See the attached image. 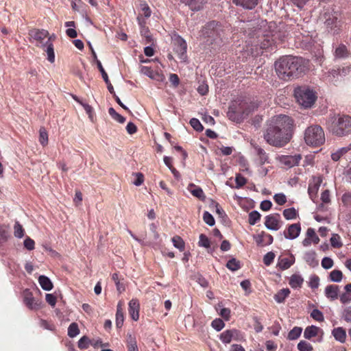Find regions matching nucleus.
Segmentation results:
<instances>
[{
  "label": "nucleus",
  "mask_w": 351,
  "mask_h": 351,
  "mask_svg": "<svg viewBox=\"0 0 351 351\" xmlns=\"http://www.w3.org/2000/svg\"><path fill=\"white\" fill-rule=\"evenodd\" d=\"M350 52L347 47L343 44H340L335 50L334 56L335 58H346L348 57Z\"/></svg>",
  "instance_id": "nucleus-25"
},
{
  "label": "nucleus",
  "mask_w": 351,
  "mask_h": 351,
  "mask_svg": "<svg viewBox=\"0 0 351 351\" xmlns=\"http://www.w3.org/2000/svg\"><path fill=\"white\" fill-rule=\"evenodd\" d=\"M265 232L262 231L260 234H256L253 236V239L255 240L256 244L258 245H264V238H265Z\"/></svg>",
  "instance_id": "nucleus-59"
},
{
  "label": "nucleus",
  "mask_w": 351,
  "mask_h": 351,
  "mask_svg": "<svg viewBox=\"0 0 351 351\" xmlns=\"http://www.w3.org/2000/svg\"><path fill=\"white\" fill-rule=\"evenodd\" d=\"M241 107L238 108L234 104L230 105L227 112L228 118L234 121H240L245 114V112L241 111Z\"/></svg>",
  "instance_id": "nucleus-13"
},
{
  "label": "nucleus",
  "mask_w": 351,
  "mask_h": 351,
  "mask_svg": "<svg viewBox=\"0 0 351 351\" xmlns=\"http://www.w3.org/2000/svg\"><path fill=\"white\" fill-rule=\"evenodd\" d=\"M226 267L231 271H237L241 267L240 262L236 258H232L228 261Z\"/></svg>",
  "instance_id": "nucleus-39"
},
{
  "label": "nucleus",
  "mask_w": 351,
  "mask_h": 351,
  "mask_svg": "<svg viewBox=\"0 0 351 351\" xmlns=\"http://www.w3.org/2000/svg\"><path fill=\"white\" fill-rule=\"evenodd\" d=\"M294 96L298 103L304 108H311L317 99L315 92L306 86L296 87Z\"/></svg>",
  "instance_id": "nucleus-4"
},
{
  "label": "nucleus",
  "mask_w": 351,
  "mask_h": 351,
  "mask_svg": "<svg viewBox=\"0 0 351 351\" xmlns=\"http://www.w3.org/2000/svg\"><path fill=\"white\" fill-rule=\"evenodd\" d=\"M172 242L173 243V246L179 249L180 251H183L184 250V242L180 237H173L172 238Z\"/></svg>",
  "instance_id": "nucleus-42"
},
{
  "label": "nucleus",
  "mask_w": 351,
  "mask_h": 351,
  "mask_svg": "<svg viewBox=\"0 0 351 351\" xmlns=\"http://www.w3.org/2000/svg\"><path fill=\"white\" fill-rule=\"evenodd\" d=\"M332 335H333L335 340L340 343H344L346 339V330L342 327H337L332 330Z\"/></svg>",
  "instance_id": "nucleus-23"
},
{
  "label": "nucleus",
  "mask_w": 351,
  "mask_h": 351,
  "mask_svg": "<svg viewBox=\"0 0 351 351\" xmlns=\"http://www.w3.org/2000/svg\"><path fill=\"white\" fill-rule=\"evenodd\" d=\"M39 141L43 146H45L48 143V134L43 127L39 130Z\"/></svg>",
  "instance_id": "nucleus-38"
},
{
  "label": "nucleus",
  "mask_w": 351,
  "mask_h": 351,
  "mask_svg": "<svg viewBox=\"0 0 351 351\" xmlns=\"http://www.w3.org/2000/svg\"><path fill=\"white\" fill-rule=\"evenodd\" d=\"M97 67H98L99 71L101 73V75H102V77H103L104 82L107 84V87H108L109 92L110 93H114V88H113L112 85L111 84V83L108 79V76L106 72L105 71L104 69L103 68V66H102L101 62L99 60H97Z\"/></svg>",
  "instance_id": "nucleus-24"
},
{
  "label": "nucleus",
  "mask_w": 351,
  "mask_h": 351,
  "mask_svg": "<svg viewBox=\"0 0 351 351\" xmlns=\"http://www.w3.org/2000/svg\"><path fill=\"white\" fill-rule=\"evenodd\" d=\"M223 29L220 24L215 21L206 23L200 31V36L206 38L212 43L218 38H221Z\"/></svg>",
  "instance_id": "nucleus-6"
},
{
  "label": "nucleus",
  "mask_w": 351,
  "mask_h": 351,
  "mask_svg": "<svg viewBox=\"0 0 351 351\" xmlns=\"http://www.w3.org/2000/svg\"><path fill=\"white\" fill-rule=\"evenodd\" d=\"M339 237L337 234H333L330 238L331 245L334 247H340L342 246L341 242L339 241Z\"/></svg>",
  "instance_id": "nucleus-60"
},
{
  "label": "nucleus",
  "mask_w": 351,
  "mask_h": 351,
  "mask_svg": "<svg viewBox=\"0 0 351 351\" xmlns=\"http://www.w3.org/2000/svg\"><path fill=\"white\" fill-rule=\"evenodd\" d=\"M233 2L245 9L252 10L257 5L258 0H234Z\"/></svg>",
  "instance_id": "nucleus-21"
},
{
  "label": "nucleus",
  "mask_w": 351,
  "mask_h": 351,
  "mask_svg": "<svg viewBox=\"0 0 351 351\" xmlns=\"http://www.w3.org/2000/svg\"><path fill=\"white\" fill-rule=\"evenodd\" d=\"M304 282L303 278L298 274H293L289 280V285L293 289L300 288Z\"/></svg>",
  "instance_id": "nucleus-27"
},
{
  "label": "nucleus",
  "mask_w": 351,
  "mask_h": 351,
  "mask_svg": "<svg viewBox=\"0 0 351 351\" xmlns=\"http://www.w3.org/2000/svg\"><path fill=\"white\" fill-rule=\"evenodd\" d=\"M305 143L310 146L319 147L325 142V134L322 128L318 125L308 127L304 132Z\"/></svg>",
  "instance_id": "nucleus-5"
},
{
  "label": "nucleus",
  "mask_w": 351,
  "mask_h": 351,
  "mask_svg": "<svg viewBox=\"0 0 351 351\" xmlns=\"http://www.w3.org/2000/svg\"><path fill=\"white\" fill-rule=\"evenodd\" d=\"M298 349L300 351H312L313 346L305 341H300L298 344Z\"/></svg>",
  "instance_id": "nucleus-51"
},
{
  "label": "nucleus",
  "mask_w": 351,
  "mask_h": 351,
  "mask_svg": "<svg viewBox=\"0 0 351 351\" xmlns=\"http://www.w3.org/2000/svg\"><path fill=\"white\" fill-rule=\"evenodd\" d=\"M351 149V144L348 147L339 149L336 152L332 154L331 158L334 161H338L341 157Z\"/></svg>",
  "instance_id": "nucleus-31"
},
{
  "label": "nucleus",
  "mask_w": 351,
  "mask_h": 351,
  "mask_svg": "<svg viewBox=\"0 0 351 351\" xmlns=\"http://www.w3.org/2000/svg\"><path fill=\"white\" fill-rule=\"evenodd\" d=\"M149 229L152 232V237L149 238V241H147V243L149 245H152L154 243L159 237L158 233L156 232V226L154 223H152L149 226Z\"/></svg>",
  "instance_id": "nucleus-36"
},
{
  "label": "nucleus",
  "mask_w": 351,
  "mask_h": 351,
  "mask_svg": "<svg viewBox=\"0 0 351 351\" xmlns=\"http://www.w3.org/2000/svg\"><path fill=\"white\" fill-rule=\"evenodd\" d=\"M339 286L331 285H328L325 289V295L330 300L333 301L338 298Z\"/></svg>",
  "instance_id": "nucleus-19"
},
{
  "label": "nucleus",
  "mask_w": 351,
  "mask_h": 351,
  "mask_svg": "<svg viewBox=\"0 0 351 351\" xmlns=\"http://www.w3.org/2000/svg\"><path fill=\"white\" fill-rule=\"evenodd\" d=\"M319 285V278L317 276H313L310 278L309 286L312 289H317Z\"/></svg>",
  "instance_id": "nucleus-62"
},
{
  "label": "nucleus",
  "mask_w": 351,
  "mask_h": 351,
  "mask_svg": "<svg viewBox=\"0 0 351 351\" xmlns=\"http://www.w3.org/2000/svg\"><path fill=\"white\" fill-rule=\"evenodd\" d=\"M294 263V259L293 261H290L287 258H281L279 261L278 266L282 270H285L289 268Z\"/></svg>",
  "instance_id": "nucleus-43"
},
{
  "label": "nucleus",
  "mask_w": 351,
  "mask_h": 351,
  "mask_svg": "<svg viewBox=\"0 0 351 351\" xmlns=\"http://www.w3.org/2000/svg\"><path fill=\"white\" fill-rule=\"evenodd\" d=\"M238 335L239 331L235 329L226 330L221 333L219 339L223 343L226 344L230 343L232 339L238 340Z\"/></svg>",
  "instance_id": "nucleus-15"
},
{
  "label": "nucleus",
  "mask_w": 351,
  "mask_h": 351,
  "mask_svg": "<svg viewBox=\"0 0 351 351\" xmlns=\"http://www.w3.org/2000/svg\"><path fill=\"white\" fill-rule=\"evenodd\" d=\"M246 179L241 175H237L235 178L237 188H240L244 186L246 184Z\"/></svg>",
  "instance_id": "nucleus-64"
},
{
  "label": "nucleus",
  "mask_w": 351,
  "mask_h": 351,
  "mask_svg": "<svg viewBox=\"0 0 351 351\" xmlns=\"http://www.w3.org/2000/svg\"><path fill=\"white\" fill-rule=\"evenodd\" d=\"M311 317L317 322L324 321V317L322 312L317 308H315L311 311Z\"/></svg>",
  "instance_id": "nucleus-46"
},
{
  "label": "nucleus",
  "mask_w": 351,
  "mask_h": 351,
  "mask_svg": "<svg viewBox=\"0 0 351 351\" xmlns=\"http://www.w3.org/2000/svg\"><path fill=\"white\" fill-rule=\"evenodd\" d=\"M297 215V211L293 207L287 208L283 210V216L287 220L295 219Z\"/></svg>",
  "instance_id": "nucleus-34"
},
{
  "label": "nucleus",
  "mask_w": 351,
  "mask_h": 351,
  "mask_svg": "<svg viewBox=\"0 0 351 351\" xmlns=\"http://www.w3.org/2000/svg\"><path fill=\"white\" fill-rule=\"evenodd\" d=\"M181 1L189 5L192 10L198 11L203 8L206 0H181Z\"/></svg>",
  "instance_id": "nucleus-18"
},
{
  "label": "nucleus",
  "mask_w": 351,
  "mask_h": 351,
  "mask_svg": "<svg viewBox=\"0 0 351 351\" xmlns=\"http://www.w3.org/2000/svg\"><path fill=\"white\" fill-rule=\"evenodd\" d=\"M108 112L112 118L119 123H123L125 122V119L122 115L117 113L113 108H110Z\"/></svg>",
  "instance_id": "nucleus-41"
},
{
  "label": "nucleus",
  "mask_w": 351,
  "mask_h": 351,
  "mask_svg": "<svg viewBox=\"0 0 351 351\" xmlns=\"http://www.w3.org/2000/svg\"><path fill=\"white\" fill-rule=\"evenodd\" d=\"M203 219L204 222L209 226H213L215 225V219L213 215L208 211H205L203 214Z\"/></svg>",
  "instance_id": "nucleus-50"
},
{
  "label": "nucleus",
  "mask_w": 351,
  "mask_h": 351,
  "mask_svg": "<svg viewBox=\"0 0 351 351\" xmlns=\"http://www.w3.org/2000/svg\"><path fill=\"white\" fill-rule=\"evenodd\" d=\"M14 234L17 238H22L24 236V230L19 221H16L14 226Z\"/></svg>",
  "instance_id": "nucleus-47"
},
{
  "label": "nucleus",
  "mask_w": 351,
  "mask_h": 351,
  "mask_svg": "<svg viewBox=\"0 0 351 351\" xmlns=\"http://www.w3.org/2000/svg\"><path fill=\"white\" fill-rule=\"evenodd\" d=\"M38 282L45 291H51L53 289V283L51 280L43 275H41L38 278Z\"/></svg>",
  "instance_id": "nucleus-26"
},
{
  "label": "nucleus",
  "mask_w": 351,
  "mask_h": 351,
  "mask_svg": "<svg viewBox=\"0 0 351 351\" xmlns=\"http://www.w3.org/2000/svg\"><path fill=\"white\" fill-rule=\"evenodd\" d=\"M306 237L311 239V241L315 244H317L319 242V237L316 235L315 230L312 228L307 229Z\"/></svg>",
  "instance_id": "nucleus-48"
},
{
  "label": "nucleus",
  "mask_w": 351,
  "mask_h": 351,
  "mask_svg": "<svg viewBox=\"0 0 351 351\" xmlns=\"http://www.w3.org/2000/svg\"><path fill=\"white\" fill-rule=\"evenodd\" d=\"M301 232L300 223H293L288 226L287 230L284 231L283 234L285 239L293 240L298 237Z\"/></svg>",
  "instance_id": "nucleus-11"
},
{
  "label": "nucleus",
  "mask_w": 351,
  "mask_h": 351,
  "mask_svg": "<svg viewBox=\"0 0 351 351\" xmlns=\"http://www.w3.org/2000/svg\"><path fill=\"white\" fill-rule=\"evenodd\" d=\"M293 119L280 114L269 119L263 131V138L269 145L280 148L288 144L293 136Z\"/></svg>",
  "instance_id": "nucleus-1"
},
{
  "label": "nucleus",
  "mask_w": 351,
  "mask_h": 351,
  "mask_svg": "<svg viewBox=\"0 0 351 351\" xmlns=\"http://www.w3.org/2000/svg\"><path fill=\"white\" fill-rule=\"evenodd\" d=\"M274 201L278 205H283L287 202V197L283 193H278L274 196Z\"/></svg>",
  "instance_id": "nucleus-57"
},
{
  "label": "nucleus",
  "mask_w": 351,
  "mask_h": 351,
  "mask_svg": "<svg viewBox=\"0 0 351 351\" xmlns=\"http://www.w3.org/2000/svg\"><path fill=\"white\" fill-rule=\"evenodd\" d=\"M23 301L25 305L30 309L39 308L40 304L34 300L32 292L29 289L23 291Z\"/></svg>",
  "instance_id": "nucleus-14"
},
{
  "label": "nucleus",
  "mask_w": 351,
  "mask_h": 351,
  "mask_svg": "<svg viewBox=\"0 0 351 351\" xmlns=\"http://www.w3.org/2000/svg\"><path fill=\"white\" fill-rule=\"evenodd\" d=\"M326 128L333 136H347L351 134V117L330 114L326 121Z\"/></svg>",
  "instance_id": "nucleus-3"
},
{
  "label": "nucleus",
  "mask_w": 351,
  "mask_h": 351,
  "mask_svg": "<svg viewBox=\"0 0 351 351\" xmlns=\"http://www.w3.org/2000/svg\"><path fill=\"white\" fill-rule=\"evenodd\" d=\"M44 47H46V49L45 51L47 54V60L51 63H53L55 60V54L53 50V45L51 43V37H49L48 39H47Z\"/></svg>",
  "instance_id": "nucleus-20"
},
{
  "label": "nucleus",
  "mask_w": 351,
  "mask_h": 351,
  "mask_svg": "<svg viewBox=\"0 0 351 351\" xmlns=\"http://www.w3.org/2000/svg\"><path fill=\"white\" fill-rule=\"evenodd\" d=\"M323 268L328 269L333 266V261L329 257H324L322 261Z\"/></svg>",
  "instance_id": "nucleus-61"
},
{
  "label": "nucleus",
  "mask_w": 351,
  "mask_h": 351,
  "mask_svg": "<svg viewBox=\"0 0 351 351\" xmlns=\"http://www.w3.org/2000/svg\"><path fill=\"white\" fill-rule=\"evenodd\" d=\"M261 219V214L257 210H253L249 213L248 222L250 225L254 226Z\"/></svg>",
  "instance_id": "nucleus-37"
},
{
  "label": "nucleus",
  "mask_w": 351,
  "mask_h": 351,
  "mask_svg": "<svg viewBox=\"0 0 351 351\" xmlns=\"http://www.w3.org/2000/svg\"><path fill=\"white\" fill-rule=\"evenodd\" d=\"M24 246L28 250H32L34 249V241L29 237H27L24 241Z\"/></svg>",
  "instance_id": "nucleus-63"
},
{
  "label": "nucleus",
  "mask_w": 351,
  "mask_h": 351,
  "mask_svg": "<svg viewBox=\"0 0 351 351\" xmlns=\"http://www.w3.org/2000/svg\"><path fill=\"white\" fill-rule=\"evenodd\" d=\"M280 218V216L278 213L266 216L265 221V227L270 230H278L281 227Z\"/></svg>",
  "instance_id": "nucleus-10"
},
{
  "label": "nucleus",
  "mask_w": 351,
  "mask_h": 351,
  "mask_svg": "<svg viewBox=\"0 0 351 351\" xmlns=\"http://www.w3.org/2000/svg\"><path fill=\"white\" fill-rule=\"evenodd\" d=\"M263 40L253 41L252 42L255 46H260V48L267 49L269 47H271L273 45L275 44L274 39L273 38H270L269 36H263Z\"/></svg>",
  "instance_id": "nucleus-22"
},
{
  "label": "nucleus",
  "mask_w": 351,
  "mask_h": 351,
  "mask_svg": "<svg viewBox=\"0 0 351 351\" xmlns=\"http://www.w3.org/2000/svg\"><path fill=\"white\" fill-rule=\"evenodd\" d=\"M301 158L300 154H295L294 156H281L279 160L281 164L291 168L298 165Z\"/></svg>",
  "instance_id": "nucleus-12"
},
{
  "label": "nucleus",
  "mask_w": 351,
  "mask_h": 351,
  "mask_svg": "<svg viewBox=\"0 0 351 351\" xmlns=\"http://www.w3.org/2000/svg\"><path fill=\"white\" fill-rule=\"evenodd\" d=\"M319 184L318 183H313L309 184L308 191L311 199L313 198V196L316 195L317 191L319 189Z\"/></svg>",
  "instance_id": "nucleus-54"
},
{
  "label": "nucleus",
  "mask_w": 351,
  "mask_h": 351,
  "mask_svg": "<svg viewBox=\"0 0 351 351\" xmlns=\"http://www.w3.org/2000/svg\"><path fill=\"white\" fill-rule=\"evenodd\" d=\"M274 66L278 77L285 81L298 78L306 70L305 60L295 56L281 57Z\"/></svg>",
  "instance_id": "nucleus-2"
},
{
  "label": "nucleus",
  "mask_w": 351,
  "mask_h": 351,
  "mask_svg": "<svg viewBox=\"0 0 351 351\" xmlns=\"http://www.w3.org/2000/svg\"><path fill=\"white\" fill-rule=\"evenodd\" d=\"M275 254L273 252H267L263 257V263L265 265L269 266L274 261Z\"/></svg>",
  "instance_id": "nucleus-55"
},
{
  "label": "nucleus",
  "mask_w": 351,
  "mask_h": 351,
  "mask_svg": "<svg viewBox=\"0 0 351 351\" xmlns=\"http://www.w3.org/2000/svg\"><path fill=\"white\" fill-rule=\"evenodd\" d=\"M315 256L316 254L314 251H309L305 253L304 258L310 266L315 267L318 264Z\"/></svg>",
  "instance_id": "nucleus-29"
},
{
  "label": "nucleus",
  "mask_w": 351,
  "mask_h": 351,
  "mask_svg": "<svg viewBox=\"0 0 351 351\" xmlns=\"http://www.w3.org/2000/svg\"><path fill=\"white\" fill-rule=\"evenodd\" d=\"M124 322L123 313L117 311L116 313V325L117 328H121Z\"/></svg>",
  "instance_id": "nucleus-58"
},
{
  "label": "nucleus",
  "mask_w": 351,
  "mask_h": 351,
  "mask_svg": "<svg viewBox=\"0 0 351 351\" xmlns=\"http://www.w3.org/2000/svg\"><path fill=\"white\" fill-rule=\"evenodd\" d=\"M190 124L197 132H202L204 130V127L197 119L192 118L190 120Z\"/></svg>",
  "instance_id": "nucleus-52"
},
{
  "label": "nucleus",
  "mask_w": 351,
  "mask_h": 351,
  "mask_svg": "<svg viewBox=\"0 0 351 351\" xmlns=\"http://www.w3.org/2000/svg\"><path fill=\"white\" fill-rule=\"evenodd\" d=\"M319 329L318 327L313 325L306 327L304 332V338L310 339L312 337H316L318 334Z\"/></svg>",
  "instance_id": "nucleus-28"
},
{
  "label": "nucleus",
  "mask_w": 351,
  "mask_h": 351,
  "mask_svg": "<svg viewBox=\"0 0 351 351\" xmlns=\"http://www.w3.org/2000/svg\"><path fill=\"white\" fill-rule=\"evenodd\" d=\"M211 326L217 331H220L224 328L225 324L222 319L217 318L212 322Z\"/></svg>",
  "instance_id": "nucleus-49"
},
{
  "label": "nucleus",
  "mask_w": 351,
  "mask_h": 351,
  "mask_svg": "<svg viewBox=\"0 0 351 351\" xmlns=\"http://www.w3.org/2000/svg\"><path fill=\"white\" fill-rule=\"evenodd\" d=\"M302 329L301 327L295 326L292 330L289 331L288 333L287 338L289 340H295L297 339L301 335Z\"/></svg>",
  "instance_id": "nucleus-33"
},
{
  "label": "nucleus",
  "mask_w": 351,
  "mask_h": 351,
  "mask_svg": "<svg viewBox=\"0 0 351 351\" xmlns=\"http://www.w3.org/2000/svg\"><path fill=\"white\" fill-rule=\"evenodd\" d=\"M290 293V291L289 289H282L280 290L276 294L274 295V300L278 303H282L285 301V298L288 297Z\"/></svg>",
  "instance_id": "nucleus-30"
},
{
  "label": "nucleus",
  "mask_w": 351,
  "mask_h": 351,
  "mask_svg": "<svg viewBox=\"0 0 351 351\" xmlns=\"http://www.w3.org/2000/svg\"><path fill=\"white\" fill-rule=\"evenodd\" d=\"M322 19L328 31L333 34H337L340 28V21L338 20V13L334 11H327L322 16Z\"/></svg>",
  "instance_id": "nucleus-7"
},
{
  "label": "nucleus",
  "mask_w": 351,
  "mask_h": 351,
  "mask_svg": "<svg viewBox=\"0 0 351 351\" xmlns=\"http://www.w3.org/2000/svg\"><path fill=\"white\" fill-rule=\"evenodd\" d=\"M80 333V329L78 325L75 322L71 323L68 328V335L73 338Z\"/></svg>",
  "instance_id": "nucleus-35"
},
{
  "label": "nucleus",
  "mask_w": 351,
  "mask_h": 351,
  "mask_svg": "<svg viewBox=\"0 0 351 351\" xmlns=\"http://www.w3.org/2000/svg\"><path fill=\"white\" fill-rule=\"evenodd\" d=\"M343 274L340 270L335 269L330 274V280L332 282H339L342 280Z\"/></svg>",
  "instance_id": "nucleus-40"
},
{
  "label": "nucleus",
  "mask_w": 351,
  "mask_h": 351,
  "mask_svg": "<svg viewBox=\"0 0 351 351\" xmlns=\"http://www.w3.org/2000/svg\"><path fill=\"white\" fill-rule=\"evenodd\" d=\"M127 346L128 351H138L136 339L131 334L128 335Z\"/></svg>",
  "instance_id": "nucleus-32"
},
{
  "label": "nucleus",
  "mask_w": 351,
  "mask_h": 351,
  "mask_svg": "<svg viewBox=\"0 0 351 351\" xmlns=\"http://www.w3.org/2000/svg\"><path fill=\"white\" fill-rule=\"evenodd\" d=\"M174 51L178 53L179 58L185 60L186 58L187 45L186 41L180 36H176L173 39Z\"/></svg>",
  "instance_id": "nucleus-9"
},
{
  "label": "nucleus",
  "mask_w": 351,
  "mask_h": 351,
  "mask_svg": "<svg viewBox=\"0 0 351 351\" xmlns=\"http://www.w3.org/2000/svg\"><path fill=\"white\" fill-rule=\"evenodd\" d=\"M30 37L36 41V46L43 47L45 42L44 41L49 36V32L45 29H33L29 31Z\"/></svg>",
  "instance_id": "nucleus-8"
},
{
  "label": "nucleus",
  "mask_w": 351,
  "mask_h": 351,
  "mask_svg": "<svg viewBox=\"0 0 351 351\" xmlns=\"http://www.w3.org/2000/svg\"><path fill=\"white\" fill-rule=\"evenodd\" d=\"M341 318L346 322L351 323V306L345 307L341 313Z\"/></svg>",
  "instance_id": "nucleus-45"
},
{
  "label": "nucleus",
  "mask_w": 351,
  "mask_h": 351,
  "mask_svg": "<svg viewBox=\"0 0 351 351\" xmlns=\"http://www.w3.org/2000/svg\"><path fill=\"white\" fill-rule=\"evenodd\" d=\"M191 194L199 198V199H204L205 195L203 190L200 187H196L195 189L191 191Z\"/></svg>",
  "instance_id": "nucleus-56"
},
{
  "label": "nucleus",
  "mask_w": 351,
  "mask_h": 351,
  "mask_svg": "<svg viewBox=\"0 0 351 351\" xmlns=\"http://www.w3.org/2000/svg\"><path fill=\"white\" fill-rule=\"evenodd\" d=\"M129 313L132 319L134 321H137L139 318V309L140 304L137 299H132L129 302Z\"/></svg>",
  "instance_id": "nucleus-16"
},
{
  "label": "nucleus",
  "mask_w": 351,
  "mask_h": 351,
  "mask_svg": "<svg viewBox=\"0 0 351 351\" xmlns=\"http://www.w3.org/2000/svg\"><path fill=\"white\" fill-rule=\"evenodd\" d=\"M199 245L206 248H208L210 245L209 239L204 234L199 235Z\"/></svg>",
  "instance_id": "nucleus-53"
},
{
  "label": "nucleus",
  "mask_w": 351,
  "mask_h": 351,
  "mask_svg": "<svg viewBox=\"0 0 351 351\" xmlns=\"http://www.w3.org/2000/svg\"><path fill=\"white\" fill-rule=\"evenodd\" d=\"M258 156V160L261 165L269 162V156L266 152L257 144L251 143Z\"/></svg>",
  "instance_id": "nucleus-17"
},
{
  "label": "nucleus",
  "mask_w": 351,
  "mask_h": 351,
  "mask_svg": "<svg viewBox=\"0 0 351 351\" xmlns=\"http://www.w3.org/2000/svg\"><path fill=\"white\" fill-rule=\"evenodd\" d=\"M91 340L87 336H83L77 343L78 348L81 350L86 349L90 345Z\"/></svg>",
  "instance_id": "nucleus-44"
}]
</instances>
